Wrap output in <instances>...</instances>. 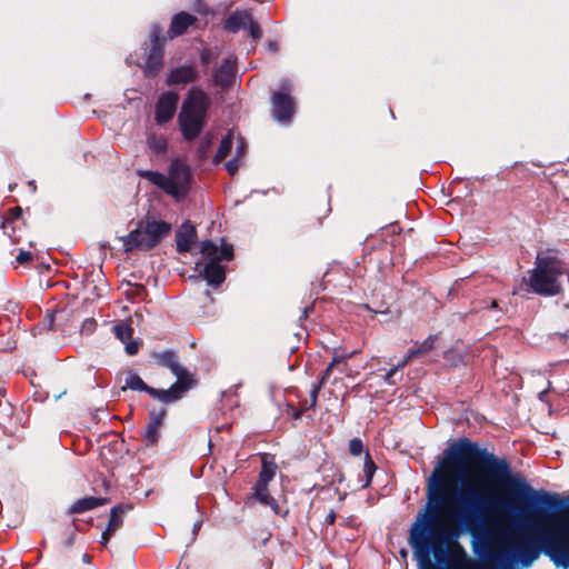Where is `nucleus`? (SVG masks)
<instances>
[{
    "label": "nucleus",
    "mask_w": 569,
    "mask_h": 569,
    "mask_svg": "<svg viewBox=\"0 0 569 569\" xmlns=\"http://www.w3.org/2000/svg\"><path fill=\"white\" fill-rule=\"evenodd\" d=\"M124 388H129L131 390L144 391L148 393L150 389L149 386L144 383V381L134 372H129L124 380Z\"/></svg>",
    "instance_id": "b1692460"
},
{
    "label": "nucleus",
    "mask_w": 569,
    "mask_h": 569,
    "mask_svg": "<svg viewBox=\"0 0 569 569\" xmlns=\"http://www.w3.org/2000/svg\"><path fill=\"white\" fill-rule=\"evenodd\" d=\"M335 521H336V512H335L333 510H331V511L327 515V517H326V519H325V522H326L327 525H333V523H335Z\"/></svg>",
    "instance_id": "a19ab883"
},
{
    "label": "nucleus",
    "mask_w": 569,
    "mask_h": 569,
    "mask_svg": "<svg viewBox=\"0 0 569 569\" xmlns=\"http://www.w3.org/2000/svg\"><path fill=\"white\" fill-rule=\"evenodd\" d=\"M309 408H311L309 406ZM308 409L307 401L300 403V408L296 409L295 407L290 406L288 408V415H290L293 419H300L303 412Z\"/></svg>",
    "instance_id": "c756f323"
},
{
    "label": "nucleus",
    "mask_w": 569,
    "mask_h": 569,
    "mask_svg": "<svg viewBox=\"0 0 569 569\" xmlns=\"http://www.w3.org/2000/svg\"><path fill=\"white\" fill-rule=\"evenodd\" d=\"M357 351H351L347 355H335L329 366L335 367L336 365L347 361V359L353 357Z\"/></svg>",
    "instance_id": "473e14b6"
},
{
    "label": "nucleus",
    "mask_w": 569,
    "mask_h": 569,
    "mask_svg": "<svg viewBox=\"0 0 569 569\" xmlns=\"http://www.w3.org/2000/svg\"><path fill=\"white\" fill-rule=\"evenodd\" d=\"M200 526H201V523H200V522H196V523L193 525V533H196V532L199 530Z\"/></svg>",
    "instance_id": "49530a36"
},
{
    "label": "nucleus",
    "mask_w": 569,
    "mask_h": 569,
    "mask_svg": "<svg viewBox=\"0 0 569 569\" xmlns=\"http://www.w3.org/2000/svg\"><path fill=\"white\" fill-rule=\"evenodd\" d=\"M210 107L208 94L200 88H191L179 113V126L187 140L196 139L201 132Z\"/></svg>",
    "instance_id": "7ed1b4c3"
},
{
    "label": "nucleus",
    "mask_w": 569,
    "mask_h": 569,
    "mask_svg": "<svg viewBox=\"0 0 569 569\" xmlns=\"http://www.w3.org/2000/svg\"><path fill=\"white\" fill-rule=\"evenodd\" d=\"M196 21V17L187 12H179L174 14L170 26L171 37L183 34Z\"/></svg>",
    "instance_id": "a211bd4d"
},
{
    "label": "nucleus",
    "mask_w": 569,
    "mask_h": 569,
    "mask_svg": "<svg viewBox=\"0 0 569 569\" xmlns=\"http://www.w3.org/2000/svg\"><path fill=\"white\" fill-rule=\"evenodd\" d=\"M11 212L13 218H18L21 214L22 209L20 207H16L14 209L11 210Z\"/></svg>",
    "instance_id": "79ce46f5"
},
{
    "label": "nucleus",
    "mask_w": 569,
    "mask_h": 569,
    "mask_svg": "<svg viewBox=\"0 0 569 569\" xmlns=\"http://www.w3.org/2000/svg\"><path fill=\"white\" fill-rule=\"evenodd\" d=\"M276 465L267 463L266 461H263L258 481L256 483H260V486L268 485L273 479L276 475Z\"/></svg>",
    "instance_id": "a878e982"
},
{
    "label": "nucleus",
    "mask_w": 569,
    "mask_h": 569,
    "mask_svg": "<svg viewBox=\"0 0 569 569\" xmlns=\"http://www.w3.org/2000/svg\"><path fill=\"white\" fill-rule=\"evenodd\" d=\"M201 61H202L203 63H207V62L209 61V54H208L207 52H203V53L201 54Z\"/></svg>",
    "instance_id": "37998d69"
},
{
    "label": "nucleus",
    "mask_w": 569,
    "mask_h": 569,
    "mask_svg": "<svg viewBox=\"0 0 569 569\" xmlns=\"http://www.w3.org/2000/svg\"><path fill=\"white\" fill-rule=\"evenodd\" d=\"M487 469V476L486 477H481V478H478L473 481H465L462 480L461 482V488L456 492L455 495V500H457V495L459 491L462 490V488L465 487L466 483H477V485H481V483H485V486L487 487V490L492 495V496H496V497H500L502 498V496H498L495 493V491L492 490V486H490V483L487 481L488 479H491L492 481L497 482V483H501V485H505L507 486L511 493L516 497V498H519L523 501H527V502H530V503H533V505H538L540 507H543L546 509H558L560 507H562V502L557 498V496H552L550 493H547V492H537L535 491L529 485L528 482L526 481V479L523 477H521L519 473H513L511 471V467H486ZM503 499H507V497H503ZM508 500H511L513 501L516 508H518L517 503H516V500L515 499H511V498H508ZM456 509H457V517H460V509H459V506H458V501H456ZM519 509H517L516 511H513L512 513H516ZM506 513H511L510 511H506ZM502 515H505V512H502ZM498 516H501L500 515H487L485 517V520L483 522H486V520L489 518V517H498ZM458 521H460V518H458ZM465 529L466 527L459 522ZM482 527L485 529H492L496 531V533H493V536L491 537V548L492 549H497L498 548V545L499 543H503L502 541V538L500 537V531H505L507 535H509L505 529H500L496 526H492V527H486L485 523H482Z\"/></svg>",
    "instance_id": "f257e3e1"
},
{
    "label": "nucleus",
    "mask_w": 569,
    "mask_h": 569,
    "mask_svg": "<svg viewBox=\"0 0 569 569\" xmlns=\"http://www.w3.org/2000/svg\"><path fill=\"white\" fill-rule=\"evenodd\" d=\"M244 150H246L244 141L242 139H238V144H237V148H236V156L234 157H238L239 160L241 161L242 157H243V153H244Z\"/></svg>",
    "instance_id": "e433bc0d"
},
{
    "label": "nucleus",
    "mask_w": 569,
    "mask_h": 569,
    "mask_svg": "<svg viewBox=\"0 0 569 569\" xmlns=\"http://www.w3.org/2000/svg\"><path fill=\"white\" fill-rule=\"evenodd\" d=\"M170 226L163 221L140 220L128 234L119 237L124 252L148 251L156 247L169 232Z\"/></svg>",
    "instance_id": "423d86ee"
},
{
    "label": "nucleus",
    "mask_w": 569,
    "mask_h": 569,
    "mask_svg": "<svg viewBox=\"0 0 569 569\" xmlns=\"http://www.w3.org/2000/svg\"><path fill=\"white\" fill-rule=\"evenodd\" d=\"M166 417V410L151 411L150 421L144 429V439L148 445H156L159 439V431Z\"/></svg>",
    "instance_id": "2eb2a0df"
},
{
    "label": "nucleus",
    "mask_w": 569,
    "mask_h": 569,
    "mask_svg": "<svg viewBox=\"0 0 569 569\" xmlns=\"http://www.w3.org/2000/svg\"><path fill=\"white\" fill-rule=\"evenodd\" d=\"M263 505L269 506L276 515L280 513L279 505L273 497H270Z\"/></svg>",
    "instance_id": "58836bf2"
},
{
    "label": "nucleus",
    "mask_w": 569,
    "mask_h": 569,
    "mask_svg": "<svg viewBox=\"0 0 569 569\" xmlns=\"http://www.w3.org/2000/svg\"><path fill=\"white\" fill-rule=\"evenodd\" d=\"M200 251L203 260L198 261L197 266H203L200 274L206 279L208 284L218 287L226 279L224 267L221 264L222 260H230L233 257V249L227 244L223 239L220 240V246L212 240L201 242Z\"/></svg>",
    "instance_id": "39448f33"
},
{
    "label": "nucleus",
    "mask_w": 569,
    "mask_h": 569,
    "mask_svg": "<svg viewBox=\"0 0 569 569\" xmlns=\"http://www.w3.org/2000/svg\"><path fill=\"white\" fill-rule=\"evenodd\" d=\"M232 132L229 131L221 140L218 151L213 158L214 163L222 161L229 153L232 147Z\"/></svg>",
    "instance_id": "412c9836"
},
{
    "label": "nucleus",
    "mask_w": 569,
    "mask_h": 569,
    "mask_svg": "<svg viewBox=\"0 0 569 569\" xmlns=\"http://www.w3.org/2000/svg\"><path fill=\"white\" fill-rule=\"evenodd\" d=\"M247 29L249 30L250 36L254 40H259L261 38V34H262L261 29H260L259 24L256 21H253L252 18L250 20V23H248Z\"/></svg>",
    "instance_id": "7c9ffc66"
},
{
    "label": "nucleus",
    "mask_w": 569,
    "mask_h": 569,
    "mask_svg": "<svg viewBox=\"0 0 569 569\" xmlns=\"http://www.w3.org/2000/svg\"><path fill=\"white\" fill-rule=\"evenodd\" d=\"M240 164H241V161L239 160V158L233 157L231 160H229L224 164V168L229 174L233 176L239 170Z\"/></svg>",
    "instance_id": "2f4dec72"
},
{
    "label": "nucleus",
    "mask_w": 569,
    "mask_h": 569,
    "mask_svg": "<svg viewBox=\"0 0 569 569\" xmlns=\"http://www.w3.org/2000/svg\"><path fill=\"white\" fill-rule=\"evenodd\" d=\"M332 370H333V367L328 366L326 368L321 379L317 383H313L312 389L310 391V407H316L319 392H320L322 386L325 385L326 380L330 377Z\"/></svg>",
    "instance_id": "5701e85b"
},
{
    "label": "nucleus",
    "mask_w": 569,
    "mask_h": 569,
    "mask_svg": "<svg viewBox=\"0 0 569 569\" xmlns=\"http://www.w3.org/2000/svg\"><path fill=\"white\" fill-rule=\"evenodd\" d=\"M137 174L174 198L188 193L192 179L189 166L178 158L171 161L168 174L151 170H138Z\"/></svg>",
    "instance_id": "20e7f679"
},
{
    "label": "nucleus",
    "mask_w": 569,
    "mask_h": 569,
    "mask_svg": "<svg viewBox=\"0 0 569 569\" xmlns=\"http://www.w3.org/2000/svg\"><path fill=\"white\" fill-rule=\"evenodd\" d=\"M268 46H269V49H270L271 51H276V50H277V43H276V42H269V44H268Z\"/></svg>",
    "instance_id": "c03bdc74"
},
{
    "label": "nucleus",
    "mask_w": 569,
    "mask_h": 569,
    "mask_svg": "<svg viewBox=\"0 0 569 569\" xmlns=\"http://www.w3.org/2000/svg\"><path fill=\"white\" fill-rule=\"evenodd\" d=\"M126 351L128 355L133 356L139 351V343L137 341H127Z\"/></svg>",
    "instance_id": "c9c22d12"
},
{
    "label": "nucleus",
    "mask_w": 569,
    "mask_h": 569,
    "mask_svg": "<svg viewBox=\"0 0 569 569\" xmlns=\"http://www.w3.org/2000/svg\"><path fill=\"white\" fill-rule=\"evenodd\" d=\"M147 144L156 153H163L167 150V140L163 136L150 134Z\"/></svg>",
    "instance_id": "393cba45"
},
{
    "label": "nucleus",
    "mask_w": 569,
    "mask_h": 569,
    "mask_svg": "<svg viewBox=\"0 0 569 569\" xmlns=\"http://www.w3.org/2000/svg\"><path fill=\"white\" fill-rule=\"evenodd\" d=\"M566 273L563 262L555 256L538 253L535 267L523 278L528 291L542 297L558 296L562 291L561 278Z\"/></svg>",
    "instance_id": "f03ea898"
},
{
    "label": "nucleus",
    "mask_w": 569,
    "mask_h": 569,
    "mask_svg": "<svg viewBox=\"0 0 569 569\" xmlns=\"http://www.w3.org/2000/svg\"><path fill=\"white\" fill-rule=\"evenodd\" d=\"M411 359L412 358H408L407 353L406 357L395 366V368H397V370L399 371L400 369L405 368Z\"/></svg>",
    "instance_id": "ea45409f"
},
{
    "label": "nucleus",
    "mask_w": 569,
    "mask_h": 569,
    "mask_svg": "<svg viewBox=\"0 0 569 569\" xmlns=\"http://www.w3.org/2000/svg\"><path fill=\"white\" fill-rule=\"evenodd\" d=\"M31 188H32V191L36 190V184H34V181H29L28 183Z\"/></svg>",
    "instance_id": "3c124183"
},
{
    "label": "nucleus",
    "mask_w": 569,
    "mask_h": 569,
    "mask_svg": "<svg viewBox=\"0 0 569 569\" xmlns=\"http://www.w3.org/2000/svg\"><path fill=\"white\" fill-rule=\"evenodd\" d=\"M348 365L346 363V361L343 362V367L341 368V371L345 372L346 375H348Z\"/></svg>",
    "instance_id": "a18cd8bd"
},
{
    "label": "nucleus",
    "mask_w": 569,
    "mask_h": 569,
    "mask_svg": "<svg viewBox=\"0 0 569 569\" xmlns=\"http://www.w3.org/2000/svg\"><path fill=\"white\" fill-rule=\"evenodd\" d=\"M130 509V506L123 505H118L111 509L108 526L101 536L102 546H107L110 538L121 528L123 523L122 516Z\"/></svg>",
    "instance_id": "ddd939ff"
},
{
    "label": "nucleus",
    "mask_w": 569,
    "mask_h": 569,
    "mask_svg": "<svg viewBox=\"0 0 569 569\" xmlns=\"http://www.w3.org/2000/svg\"><path fill=\"white\" fill-rule=\"evenodd\" d=\"M497 301L496 300H491L490 302V308H497Z\"/></svg>",
    "instance_id": "8fccbe9b"
},
{
    "label": "nucleus",
    "mask_w": 569,
    "mask_h": 569,
    "mask_svg": "<svg viewBox=\"0 0 569 569\" xmlns=\"http://www.w3.org/2000/svg\"><path fill=\"white\" fill-rule=\"evenodd\" d=\"M436 338L429 336L421 343H416L413 348L408 351V358H418L429 352L435 346Z\"/></svg>",
    "instance_id": "aec40b11"
},
{
    "label": "nucleus",
    "mask_w": 569,
    "mask_h": 569,
    "mask_svg": "<svg viewBox=\"0 0 569 569\" xmlns=\"http://www.w3.org/2000/svg\"><path fill=\"white\" fill-rule=\"evenodd\" d=\"M349 451L352 456H359L363 451V443L360 439L353 438L349 442Z\"/></svg>",
    "instance_id": "c85d7f7f"
},
{
    "label": "nucleus",
    "mask_w": 569,
    "mask_h": 569,
    "mask_svg": "<svg viewBox=\"0 0 569 569\" xmlns=\"http://www.w3.org/2000/svg\"><path fill=\"white\" fill-rule=\"evenodd\" d=\"M13 187H16V184H13V186H12V184H10V186H9V190H10V191H12V190H13Z\"/></svg>",
    "instance_id": "603ef678"
},
{
    "label": "nucleus",
    "mask_w": 569,
    "mask_h": 569,
    "mask_svg": "<svg viewBox=\"0 0 569 569\" xmlns=\"http://www.w3.org/2000/svg\"><path fill=\"white\" fill-rule=\"evenodd\" d=\"M236 58L230 56L223 59L219 68L212 73V82L222 90L229 88L236 78Z\"/></svg>",
    "instance_id": "9d476101"
},
{
    "label": "nucleus",
    "mask_w": 569,
    "mask_h": 569,
    "mask_svg": "<svg viewBox=\"0 0 569 569\" xmlns=\"http://www.w3.org/2000/svg\"><path fill=\"white\" fill-rule=\"evenodd\" d=\"M198 77V71L192 66H181L172 69L167 77V84H187L193 82Z\"/></svg>",
    "instance_id": "4468645a"
},
{
    "label": "nucleus",
    "mask_w": 569,
    "mask_h": 569,
    "mask_svg": "<svg viewBox=\"0 0 569 569\" xmlns=\"http://www.w3.org/2000/svg\"><path fill=\"white\" fill-rule=\"evenodd\" d=\"M196 229L190 222H184L178 230L176 236L177 250L179 252H188L192 248L196 239Z\"/></svg>",
    "instance_id": "dca6fc26"
},
{
    "label": "nucleus",
    "mask_w": 569,
    "mask_h": 569,
    "mask_svg": "<svg viewBox=\"0 0 569 569\" xmlns=\"http://www.w3.org/2000/svg\"><path fill=\"white\" fill-rule=\"evenodd\" d=\"M108 502L106 498L99 497H84L78 499L70 508L68 509L69 515L82 513L92 509H96L100 506H103Z\"/></svg>",
    "instance_id": "f3484780"
},
{
    "label": "nucleus",
    "mask_w": 569,
    "mask_h": 569,
    "mask_svg": "<svg viewBox=\"0 0 569 569\" xmlns=\"http://www.w3.org/2000/svg\"><path fill=\"white\" fill-rule=\"evenodd\" d=\"M398 373V370L397 368L392 367L391 369H389L386 375H385V381L386 383L388 385H395L396 383V379L395 377L397 376Z\"/></svg>",
    "instance_id": "f704fd0d"
},
{
    "label": "nucleus",
    "mask_w": 569,
    "mask_h": 569,
    "mask_svg": "<svg viewBox=\"0 0 569 569\" xmlns=\"http://www.w3.org/2000/svg\"><path fill=\"white\" fill-rule=\"evenodd\" d=\"M162 29L160 26H153L150 33L151 47L144 63V73L148 77H154L159 73L163 64V41L161 40Z\"/></svg>",
    "instance_id": "6e6552de"
},
{
    "label": "nucleus",
    "mask_w": 569,
    "mask_h": 569,
    "mask_svg": "<svg viewBox=\"0 0 569 569\" xmlns=\"http://www.w3.org/2000/svg\"><path fill=\"white\" fill-rule=\"evenodd\" d=\"M251 14L247 11H236L228 17L224 22V28L229 32L236 33L240 29H247L248 23H250Z\"/></svg>",
    "instance_id": "6ab92c4d"
},
{
    "label": "nucleus",
    "mask_w": 569,
    "mask_h": 569,
    "mask_svg": "<svg viewBox=\"0 0 569 569\" xmlns=\"http://www.w3.org/2000/svg\"><path fill=\"white\" fill-rule=\"evenodd\" d=\"M48 317H49V327H52V325H53V316L49 313Z\"/></svg>",
    "instance_id": "de8ad7c7"
},
{
    "label": "nucleus",
    "mask_w": 569,
    "mask_h": 569,
    "mask_svg": "<svg viewBox=\"0 0 569 569\" xmlns=\"http://www.w3.org/2000/svg\"><path fill=\"white\" fill-rule=\"evenodd\" d=\"M253 496L260 503L263 505L271 497L268 492V485L260 486V483H256Z\"/></svg>",
    "instance_id": "cd10ccee"
},
{
    "label": "nucleus",
    "mask_w": 569,
    "mask_h": 569,
    "mask_svg": "<svg viewBox=\"0 0 569 569\" xmlns=\"http://www.w3.org/2000/svg\"><path fill=\"white\" fill-rule=\"evenodd\" d=\"M210 143H211L210 139H206V140L201 141V144L199 147V157L201 159H203L206 157V153L210 147Z\"/></svg>",
    "instance_id": "4c0bfd02"
},
{
    "label": "nucleus",
    "mask_w": 569,
    "mask_h": 569,
    "mask_svg": "<svg viewBox=\"0 0 569 569\" xmlns=\"http://www.w3.org/2000/svg\"><path fill=\"white\" fill-rule=\"evenodd\" d=\"M17 262L20 264H24L32 260V253L29 251L20 250L16 258Z\"/></svg>",
    "instance_id": "72a5a7b5"
},
{
    "label": "nucleus",
    "mask_w": 569,
    "mask_h": 569,
    "mask_svg": "<svg viewBox=\"0 0 569 569\" xmlns=\"http://www.w3.org/2000/svg\"><path fill=\"white\" fill-rule=\"evenodd\" d=\"M292 83L288 79L281 80L279 90L271 97L273 118L280 123H288L295 114V102L290 92Z\"/></svg>",
    "instance_id": "0eeeda50"
},
{
    "label": "nucleus",
    "mask_w": 569,
    "mask_h": 569,
    "mask_svg": "<svg viewBox=\"0 0 569 569\" xmlns=\"http://www.w3.org/2000/svg\"><path fill=\"white\" fill-rule=\"evenodd\" d=\"M153 359L158 365L168 368L176 377L177 381H186L193 383L188 370L180 365L178 357L172 350H163L153 353Z\"/></svg>",
    "instance_id": "1a4fd4ad"
},
{
    "label": "nucleus",
    "mask_w": 569,
    "mask_h": 569,
    "mask_svg": "<svg viewBox=\"0 0 569 569\" xmlns=\"http://www.w3.org/2000/svg\"><path fill=\"white\" fill-rule=\"evenodd\" d=\"M178 100V93L172 91L164 92L160 96L156 106V121L158 123H166L173 117Z\"/></svg>",
    "instance_id": "9b49d317"
},
{
    "label": "nucleus",
    "mask_w": 569,
    "mask_h": 569,
    "mask_svg": "<svg viewBox=\"0 0 569 569\" xmlns=\"http://www.w3.org/2000/svg\"><path fill=\"white\" fill-rule=\"evenodd\" d=\"M376 469H377L376 465H375L373 460L371 459L370 453L367 451L366 457H365V463H363V473L366 477L365 483L362 486L363 488L370 486L373 475L376 472Z\"/></svg>",
    "instance_id": "bb28decb"
},
{
    "label": "nucleus",
    "mask_w": 569,
    "mask_h": 569,
    "mask_svg": "<svg viewBox=\"0 0 569 569\" xmlns=\"http://www.w3.org/2000/svg\"><path fill=\"white\" fill-rule=\"evenodd\" d=\"M112 331L117 339H119L121 342L129 341L133 335V329L126 321H120L117 325H114Z\"/></svg>",
    "instance_id": "4be33fe9"
},
{
    "label": "nucleus",
    "mask_w": 569,
    "mask_h": 569,
    "mask_svg": "<svg viewBox=\"0 0 569 569\" xmlns=\"http://www.w3.org/2000/svg\"><path fill=\"white\" fill-rule=\"evenodd\" d=\"M546 393H547V391H546V390H543V391L539 392V399H540V400H543V398H545Z\"/></svg>",
    "instance_id": "09e8293b"
},
{
    "label": "nucleus",
    "mask_w": 569,
    "mask_h": 569,
    "mask_svg": "<svg viewBox=\"0 0 569 569\" xmlns=\"http://www.w3.org/2000/svg\"><path fill=\"white\" fill-rule=\"evenodd\" d=\"M191 387V382L176 381L169 389H156L150 387L148 393L163 403H171L180 399Z\"/></svg>",
    "instance_id": "f8f14e48"
}]
</instances>
